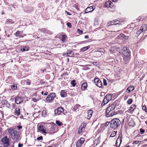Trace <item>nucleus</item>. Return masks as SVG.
Returning <instances> with one entry per match:
<instances>
[{
    "mask_svg": "<svg viewBox=\"0 0 147 147\" xmlns=\"http://www.w3.org/2000/svg\"><path fill=\"white\" fill-rule=\"evenodd\" d=\"M19 37L20 38H21V37L22 38L23 37V36H22V35H20V36H19Z\"/></svg>",
    "mask_w": 147,
    "mask_h": 147,
    "instance_id": "nucleus-62",
    "label": "nucleus"
},
{
    "mask_svg": "<svg viewBox=\"0 0 147 147\" xmlns=\"http://www.w3.org/2000/svg\"><path fill=\"white\" fill-rule=\"evenodd\" d=\"M118 21V20H113L109 22L107 24V25L108 26L111 25H114V27H115L116 26H119L120 25V23H117L114 24V23L117 22Z\"/></svg>",
    "mask_w": 147,
    "mask_h": 147,
    "instance_id": "nucleus-7",
    "label": "nucleus"
},
{
    "mask_svg": "<svg viewBox=\"0 0 147 147\" xmlns=\"http://www.w3.org/2000/svg\"><path fill=\"white\" fill-rule=\"evenodd\" d=\"M116 134V132L115 131H113L110 137H113L115 136Z\"/></svg>",
    "mask_w": 147,
    "mask_h": 147,
    "instance_id": "nucleus-32",
    "label": "nucleus"
},
{
    "mask_svg": "<svg viewBox=\"0 0 147 147\" xmlns=\"http://www.w3.org/2000/svg\"><path fill=\"white\" fill-rule=\"evenodd\" d=\"M92 63L94 65H97L98 64V63L96 61H93L92 62Z\"/></svg>",
    "mask_w": 147,
    "mask_h": 147,
    "instance_id": "nucleus-46",
    "label": "nucleus"
},
{
    "mask_svg": "<svg viewBox=\"0 0 147 147\" xmlns=\"http://www.w3.org/2000/svg\"><path fill=\"white\" fill-rule=\"evenodd\" d=\"M66 36L65 35H63L61 38V40L62 41H64L66 39Z\"/></svg>",
    "mask_w": 147,
    "mask_h": 147,
    "instance_id": "nucleus-34",
    "label": "nucleus"
},
{
    "mask_svg": "<svg viewBox=\"0 0 147 147\" xmlns=\"http://www.w3.org/2000/svg\"><path fill=\"white\" fill-rule=\"evenodd\" d=\"M56 123L57 125H58L59 126H60L62 125L61 122L59 120L56 121Z\"/></svg>",
    "mask_w": 147,
    "mask_h": 147,
    "instance_id": "nucleus-33",
    "label": "nucleus"
},
{
    "mask_svg": "<svg viewBox=\"0 0 147 147\" xmlns=\"http://www.w3.org/2000/svg\"><path fill=\"white\" fill-rule=\"evenodd\" d=\"M94 9L93 7L92 6L87 8L85 10V13H87L88 12H90L94 10Z\"/></svg>",
    "mask_w": 147,
    "mask_h": 147,
    "instance_id": "nucleus-19",
    "label": "nucleus"
},
{
    "mask_svg": "<svg viewBox=\"0 0 147 147\" xmlns=\"http://www.w3.org/2000/svg\"><path fill=\"white\" fill-rule=\"evenodd\" d=\"M41 93L42 94V95L44 94V93L43 91H42L41 92Z\"/></svg>",
    "mask_w": 147,
    "mask_h": 147,
    "instance_id": "nucleus-63",
    "label": "nucleus"
},
{
    "mask_svg": "<svg viewBox=\"0 0 147 147\" xmlns=\"http://www.w3.org/2000/svg\"><path fill=\"white\" fill-rule=\"evenodd\" d=\"M103 82L104 84L106 86L107 85V81L105 79H104L103 80Z\"/></svg>",
    "mask_w": 147,
    "mask_h": 147,
    "instance_id": "nucleus-40",
    "label": "nucleus"
},
{
    "mask_svg": "<svg viewBox=\"0 0 147 147\" xmlns=\"http://www.w3.org/2000/svg\"><path fill=\"white\" fill-rule=\"evenodd\" d=\"M122 51H123V52H122V53L123 54L125 55L129 56L130 55V53L129 52V50H128V49L127 47H124L123 48V49H122Z\"/></svg>",
    "mask_w": 147,
    "mask_h": 147,
    "instance_id": "nucleus-10",
    "label": "nucleus"
},
{
    "mask_svg": "<svg viewBox=\"0 0 147 147\" xmlns=\"http://www.w3.org/2000/svg\"><path fill=\"white\" fill-rule=\"evenodd\" d=\"M77 32H79V33H83V31L81 30H80V29H78L77 30Z\"/></svg>",
    "mask_w": 147,
    "mask_h": 147,
    "instance_id": "nucleus-44",
    "label": "nucleus"
},
{
    "mask_svg": "<svg viewBox=\"0 0 147 147\" xmlns=\"http://www.w3.org/2000/svg\"><path fill=\"white\" fill-rule=\"evenodd\" d=\"M82 132V131H81V129H80V130H79V131H78V132H79V133H80H80H81Z\"/></svg>",
    "mask_w": 147,
    "mask_h": 147,
    "instance_id": "nucleus-59",
    "label": "nucleus"
},
{
    "mask_svg": "<svg viewBox=\"0 0 147 147\" xmlns=\"http://www.w3.org/2000/svg\"><path fill=\"white\" fill-rule=\"evenodd\" d=\"M89 48V46H87L83 47L81 49V50L82 51H84L88 50Z\"/></svg>",
    "mask_w": 147,
    "mask_h": 147,
    "instance_id": "nucleus-27",
    "label": "nucleus"
},
{
    "mask_svg": "<svg viewBox=\"0 0 147 147\" xmlns=\"http://www.w3.org/2000/svg\"><path fill=\"white\" fill-rule=\"evenodd\" d=\"M23 146V144L19 143L18 145V147H22Z\"/></svg>",
    "mask_w": 147,
    "mask_h": 147,
    "instance_id": "nucleus-50",
    "label": "nucleus"
},
{
    "mask_svg": "<svg viewBox=\"0 0 147 147\" xmlns=\"http://www.w3.org/2000/svg\"><path fill=\"white\" fill-rule=\"evenodd\" d=\"M141 31H140V30H139L138 31H137V34H140V33H141V32H140Z\"/></svg>",
    "mask_w": 147,
    "mask_h": 147,
    "instance_id": "nucleus-52",
    "label": "nucleus"
},
{
    "mask_svg": "<svg viewBox=\"0 0 147 147\" xmlns=\"http://www.w3.org/2000/svg\"><path fill=\"white\" fill-rule=\"evenodd\" d=\"M84 127H82L81 129V130L82 131L84 130Z\"/></svg>",
    "mask_w": 147,
    "mask_h": 147,
    "instance_id": "nucleus-57",
    "label": "nucleus"
},
{
    "mask_svg": "<svg viewBox=\"0 0 147 147\" xmlns=\"http://www.w3.org/2000/svg\"><path fill=\"white\" fill-rule=\"evenodd\" d=\"M20 32L17 31L15 34V35L16 36L18 37L20 36Z\"/></svg>",
    "mask_w": 147,
    "mask_h": 147,
    "instance_id": "nucleus-37",
    "label": "nucleus"
},
{
    "mask_svg": "<svg viewBox=\"0 0 147 147\" xmlns=\"http://www.w3.org/2000/svg\"><path fill=\"white\" fill-rule=\"evenodd\" d=\"M139 141H136L134 142L133 143L136 144H137L139 143Z\"/></svg>",
    "mask_w": 147,
    "mask_h": 147,
    "instance_id": "nucleus-47",
    "label": "nucleus"
},
{
    "mask_svg": "<svg viewBox=\"0 0 147 147\" xmlns=\"http://www.w3.org/2000/svg\"><path fill=\"white\" fill-rule=\"evenodd\" d=\"M16 115L19 116L20 114V109L19 108H16L15 110V114Z\"/></svg>",
    "mask_w": 147,
    "mask_h": 147,
    "instance_id": "nucleus-20",
    "label": "nucleus"
},
{
    "mask_svg": "<svg viewBox=\"0 0 147 147\" xmlns=\"http://www.w3.org/2000/svg\"><path fill=\"white\" fill-rule=\"evenodd\" d=\"M112 99V95L111 94H107L105 97L101 105L104 106Z\"/></svg>",
    "mask_w": 147,
    "mask_h": 147,
    "instance_id": "nucleus-3",
    "label": "nucleus"
},
{
    "mask_svg": "<svg viewBox=\"0 0 147 147\" xmlns=\"http://www.w3.org/2000/svg\"><path fill=\"white\" fill-rule=\"evenodd\" d=\"M96 55H98L99 57H101L102 54H101V53L99 51L96 52Z\"/></svg>",
    "mask_w": 147,
    "mask_h": 147,
    "instance_id": "nucleus-36",
    "label": "nucleus"
},
{
    "mask_svg": "<svg viewBox=\"0 0 147 147\" xmlns=\"http://www.w3.org/2000/svg\"><path fill=\"white\" fill-rule=\"evenodd\" d=\"M84 37L85 38H88V36H85Z\"/></svg>",
    "mask_w": 147,
    "mask_h": 147,
    "instance_id": "nucleus-58",
    "label": "nucleus"
},
{
    "mask_svg": "<svg viewBox=\"0 0 147 147\" xmlns=\"http://www.w3.org/2000/svg\"><path fill=\"white\" fill-rule=\"evenodd\" d=\"M147 30V25H143L141 27L140 31H141L140 32H144Z\"/></svg>",
    "mask_w": 147,
    "mask_h": 147,
    "instance_id": "nucleus-15",
    "label": "nucleus"
},
{
    "mask_svg": "<svg viewBox=\"0 0 147 147\" xmlns=\"http://www.w3.org/2000/svg\"><path fill=\"white\" fill-rule=\"evenodd\" d=\"M60 94L61 96L62 97H65L67 96V92L65 90H62L60 92Z\"/></svg>",
    "mask_w": 147,
    "mask_h": 147,
    "instance_id": "nucleus-18",
    "label": "nucleus"
},
{
    "mask_svg": "<svg viewBox=\"0 0 147 147\" xmlns=\"http://www.w3.org/2000/svg\"><path fill=\"white\" fill-rule=\"evenodd\" d=\"M7 130L13 140L16 142L20 140L21 138L19 133L17 131L13 129L12 127L8 128Z\"/></svg>",
    "mask_w": 147,
    "mask_h": 147,
    "instance_id": "nucleus-1",
    "label": "nucleus"
},
{
    "mask_svg": "<svg viewBox=\"0 0 147 147\" xmlns=\"http://www.w3.org/2000/svg\"><path fill=\"white\" fill-rule=\"evenodd\" d=\"M80 107V105H79L78 104H77L73 108V110L74 111H76V110H77V109Z\"/></svg>",
    "mask_w": 147,
    "mask_h": 147,
    "instance_id": "nucleus-25",
    "label": "nucleus"
},
{
    "mask_svg": "<svg viewBox=\"0 0 147 147\" xmlns=\"http://www.w3.org/2000/svg\"><path fill=\"white\" fill-rule=\"evenodd\" d=\"M132 99H129L127 101V103L129 104H130L132 102Z\"/></svg>",
    "mask_w": 147,
    "mask_h": 147,
    "instance_id": "nucleus-38",
    "label": "nucleus"
},
{
    "mask_svg": "<svg viewBox=\"0 0 147 147\" xmlns=\"http://www.w3.org/2000/svg\"><path fill=\"white\" fill-rule=\"evenodd\" d=\"M41 30L42 32L45 33H47L46 32L47 31V30L45 28H42Z\"/></svg>",
    "mask_w": 147,
    "mask_h": 147,
    "instance_id": "nucleus-39",
    "label": "nucleus"
},
{
    "mask_svg": "<svg viewBox=\"0 0 147 147\" xmlns=\"http://www.w3.org/2000/svg\"><path fill=\"white\" fill-rule=\"evenodd\" d=\"M67 25L69 28H71V24L70 23H67Z\"/></svg>",
    "mask_w": 147,
    "mask_h": 147,
    "instance_id": "nucleus-43",
    "label": "nucleus"
},
{
    "mask_svg": "<svg viewBox=\"0 0 147 147\" xmlns=\"http://www.w3.org/2000/svg\"><path fill=\"white\" fill-rule=\"evenodd\" d=\"M38 131L42 132V133L46 134L47 133L45 129V127L42 125H41L38 127Z\"/></svg>",
    "mask_w": 147,
    "mask_h": 147,
    "instance_id": "nucleus-8",
    "label": "nucleus"
},
{
    "mask_svg": "<svg viewBox=\"0 0 147 147\" xmlns=\"http://www.w3.org/2000/svg\"><path fill=\"white\" fill-rule=\"evenodd\" d=\"M2 142L5 147H8L10 145L9 139L7 136H5L2 139Z\"/></svg>",
    "mask_w": 147,
    "mask_h": 147,
    "instance_id": "nucleus-4",
    "label": "nucleus"
},
{
    "mask_svg": "<svg viewBox=\"0 0 147 147\" xmlns=\"http://www.w3.org/2000/svg\"><path fill=\"white\" fill-rule=\"evenodd\" d=\"M143 146L144 147H146L147 146V144H144Z\"/></svg>",
    "mask_w": 147,
    "mask_h": 147,
    "instance_id": "nucleus-60",
    "label": "nucleus"
},
{
    "mask_svg": "<svg viewBox=\"0 0 147 147\" xmlns=\"http://www.w3.org/2000/svg\"><path fill=\"white\" fill-rule=\"evenodd\" d=\"M76 80H73L71 81V83L72 86L74 87L76 85V83H75Z\"/></svg>",
    "mask_w": 147,
    "mask_h": 147,
    "instance_id": "nucleus-29",
    "label": "nucleus"
},
{
    "mask_svg": "<svg viewBox=\"0 0 147 147\" xmlns=\"http://www.w3.org/2000/svg\"><path fill=\"white\" fill-rule=\"evenodd\" d=\"M136 106L135 105H131L127 111L131 113H132L133 111L136 109Z\"/></svg>",
    "mask_w": 147,
    "mask_h": 147,
    "instance_id": "nucleus-14",
    "label": "nucleus"
},
{
    "mask_svg": "<svg viewBox=\"0 0 147 147\" xmlns=\"http://www.w3.org/2000/svg\"><path fill=\"white\" fill-rule=\"evenodd\" d=\"M43 137L42 136H40L37 138V140H42Z\"/></svg>",
    "mask_w": 147,
    "mask_h": 147,
    "instance_id": "nucleus-41",
    "label": "nucleus"
},
{
    "mask_svg": "<svg viewBox=\"0 0 147 147\" xmlns=\"http://www.w3.org/2000/svg\"><path fill=\"white\" fill-rule=\"evenodd\" d=\"M94 81L95 84L98 86L100 87L102 86L101 82L98 78H95Z\"/></svg>",
    "mask_w": 147,
    "mask_h": 147,
    "instance_id": "nucleus-11",
    "label": "nucleus"
},
{
    "mask_svg": "<svg viewBox=\"0 0 147 147\" xmlns=\"http://www.w3.org/2000/svg\"><path fill=\"white\" fill-rule=\"evenodd\" d=\"M48 34H51V32L50 31H49L47 30V31L46 32Z\"/></svg>",
    "mask_w": 147,
    "mask_h": 147,
    "instance_id": "nucleus-53",
    "label": "nucleus"
},
{
    "mask_svg": "<svg viewBox=\"0 0 147 147\" xmlns=\"http://www.w3.org/2000/svg\"><path fill=\"white\" fill-rule=\"evenodd\" d=\"M145 111L146 113H147V109H146Z\"/></svg>",
    "mask_w": 147,
    "mask_h": 147,
    "instance_id": "nucleus-64",
    "label": "nucleus"
},
{
    "mask_svg": "<svg viewBox=\"0 0 147 147\" xmlns=\"http://www.w3.org/2000/svg\"><path fill=\"white\" fill-rule=\"evenodd\" d=\"M24 81L26 82V84L27 85H30V84L31 81L30 80L27 79L26 80Z\"/></svg>",
    "mask_w": 147,
    "mask_h": 147,
    "instance_id": "nucleus-28",
    "label": "nucleus"
},
{
    "mask_svg": "<svg viewBox=\"0 0 147 147\" xmlns=\"http://www.w3.org/2000/svg\"><path fill=\"white\" fill-rule=\"evenodd\" d=\"M11 87L12 89L15 90L17 88V85L15 84H13L11 85Z\"/></svg>",
    "mask_w": 147,
    "mask_h": 147,
    "instance_id": "nucleus-35",
    "label": "nucleus"
},
{
    "mask_svg": "<svg viewBox=\"0 0 147 147\" xmlns=\"http://www.w3.org/2000/svg\"><path fill=\"white\" fill-rule=\"evenodd\" d=\"M48 94V92H46V93H44V95L45 96H46V95H47Z\"/></svg>",
    "mask_w": 147,
    "mask_h": 147,
    "instance_id": "nucleus-56",
    "label": "nucleus"
},
{
    "mask_svg": "<svg viewBox=\"0 0 147 147\" xmlns=\"http://www.w3.org/2000/svg\"><path fill=\"white\" fill-rule=\"evenodd\" d=\"M87 83L86 82H84L82 84L81 88L83 90H84L87 87Z\"/></svg>",
    "mask_w": 147,
    "mask_h": 147,
    "instance_id": "nucleus-21",
    "label": "nucleus"
},
{
    "mask_svg": "<svg viewBox=\"0 0 147 147\" xmlns=\"http://www.w3.org/2000/svg\"><path fill=\"white\" fill-rule=\"evenodd\" d=\"M42 114L43 117H45L47 116V112L43 110L42 112Z\"/></svg>",
    "mask_w": 147,
    "mask_h": 147,
    "instance_id": "nucleus-31",
    "label": "nucleus"
},
{
    "mask_svg": "<svg viewBox=\"0 0 147 147\" xmlns=\"http://www.w3.org/2000/svg\"><path fill=\"white\" fill-rule=\"evenodd\" d=\"M115 105L114 104H112L109 106L107 109L106 111H115Z\"/></svg>",
    "mask_w": 147,
    "mask_h": 147,
    "instance_id": "nucleus-13",
    "label": "nucleus"
},
{
    "mask_svg": "<svg viewBox=\"0 0 147 147\" xmlns=\"http://www.w3.org/2000/svg\"><path fill=\"white\" fill-rule=\"evenodd\" d=\"M134 89V87L133 86H129L127 89V91H128V93H129L131 91H132Z\"/></svg>",
    "mask_w": 147,
    "mask_h": 147,
    "instance_id": "nucleus-17",
    "label": "nucleus"
},
{
    "mask_svg": "<svg viewBox=\"0 0 147 147\" xmlns=\"http://www.w3.org/2000/svg\"><path fill=\"white\" fill-rule=\"evenodd\" d=\"M29 49V47L28 46H23L22 47L21 50L22 51H28Z\"/></svg>",
    "mask_w": 147,
    "mask_h": 147,
    "instance_id": "nucleus-22",
    "label": "nucleus"
},
{
    "mask_svg": "<svg viewBox=\"0 0 147 147\" xmlns=\"http://www.w3.org/2000/svg\"><path fill=\"white\" fill-rule=\"evenodd\" d=\"M17 127L19 130L20 129L22 128V126L18 125Z\"/></svg>",
    "mask_w": 147,
    "mask_h": 147,
    "instance_id": "nucleus-45",
    "label": "nucleus"
},
{
    "mask_svg": "<svg viewBox=\"0 0 147 147\" xmlns=\"http://www.w3.org/2000/svg\"><path fill=\"white\" fill-rule=\"evenodd\" d=\"M106 116L107 117H109L113 116L114 115L116 114V112H115V111H106Z\"/></svg>",
    "mask_w": 147,
    "mask_h": 147,
    "instance_id": "nucleus-12",
    "label": "nucleus"
},
{
    "mask_svg": "<svg viewBox=\"0 0 147 147\" xmlns=\"http://www.w3.org/2000/svg\"><path fill=\"white\" fill-rule=\"evenodd\" d=\"M120 123L121 122L119 119H113L111 121L110 126L112 128H116L120 125Z\"/></svg>",
    "mask_w": 147,
    "mask_h": 147,
    "instance_id": "nucleus-2",
    "label": "nucleus"
},
{
    "mask_svg": "<svg viewBox=\"0 0 147 147\" xmlns=\"http://www.w3.org/2000/svg\"><path fill=\"white\" fill-rule=\"evenodd\" d=\"M118 140V139H117L116 142V145L117 147H119V145H118V144H117V142Z\"/></svg>",
    "mask_w": 147,
    "mask_h": 147,
    "instance_id": "nucleus-55",
    "label": "nucleus"
},
{
    "mask_svg": "<svg viewBox=\"0 0 147 147\" xmlns=\"http://www.w3.org/2000/svg\"><path fill=\"white\" fill-rule=\"evenodd\" d=\"M129 125L130 126H134L135 125V123L134 121L132 120L129 122Z\"/></svg>",
    "mask_w": 147,
    "mask_h": 147,
    "instance_id": "nucleus-26",
    "label": "nucleus"
},
{
    "mask_svg": "<svg viewBox=\"0 0 147 147\" xmlns=\"http://www.w3.org/2000/svg\"><path fill=\"white\" fill-rule=\"evenodd\" d=\"M91 115L89 116V115H88L86 118L87 119H90L91 117Z\"/></svg>",
    "mask_w": 147,
    "mask_h": 147,
    "instance_id": "nucleus-48",
    "label": "nucleus"
},
{
    "mask_svg": "<svg viewBox=\"0 0 147 147\" xmlns=\"http://www.w3.org/2000/svg\"><path fill=\"white\" fill-rule=\"evenodd\" d=\"M85 139L83 138H81L79 140H78L76 144V146L77 147H80L84 143Z\"/></svg>",
    "mask_w": 147,
    "mask_h": 147,
    "instance_id": "nucleus-9",
    "label": "nucleus"
},
{
    "mask_svg": "<svg viewBox=\"0 0 147 147\" xmlns=\"http://www.w3.org/2000/svg\"><path fill=\"white\" fill-rule=\"evenodd\" d=\"M64 111V109L62 107H59L58 108L55 110V114L56 115H59L63 112Z\"/></svg>",
    "mask_w": 147,
    "mask_h": 147,
    "instance_id": "nucleus-5",
    "label": "nucleus"
},
{
    "mask_svg": "<svg viewBox=\"0 0 147 147\" xmlns=\"http://www.w3.org/2000/svg\"><path fill=\"white\" fill-rule=\"evenodd\" d=\"M22 101V99L21 97H17L16 98L15 101L17 104H20Z\"/></svg>",
    "mask_w": 147,
    "mask_h": 147,
    "instance_id": "nucleus-16",
    "label": "nucleus"
},
{
    "mask_svg": "<svg viewBox=\"0 0 147 147\" xmlns=\"http://www.w3.org/2000/svg\"><path fill=\"white\" fill-rule=\"evenodd\" d=\"M111 3H112L111 1H107L105 3V5L107 7H110Z\"/></svg>",
    "mask_w": 147,
    "mask_h": 147,
    "instance_id": "nucleus-23",
    "label": "nucleus"
},
{
    "mask_svg": "<svg viewBox=\"0 0 147 147\" xmlns=\"http://www.w3.org/2000/svg\"><path fill=\"white\" fill-rule=\"evenodd\" d=\"M6 23L7 24H12L14 22L11 19H8L7 20Z\"/></svg>",
    "mask_w": 147,
    "mask_h": 147,
    "instance_id": "nucleus-24",
    "label": "nucleus"
},
{
    "mask_svg": "<svg viewBox=\"0 0 147 147\" xmlns=\"http://www.w3.org/2000/svg\"><path fill=\"white\" fill-rule=\"evenodd\" d=\"M140 133L142 134H143V133L144 132L145 130L144 129H140Z\"/></svg>",
    "mask_w": 147,
    "mask_h": 147,
    "instance_id": "nucleus-42",
    "label": "nucleus"
},
{
    "mask_svg": "<svg viewBox=\"0 0 147 147\" xmlns=\"http://www.w3.org/2000/svg\"><path fill=\"white\" fill-rule=\"evenodd\" d=\"M93 113V111L91 110H89L87 113L88 115H89V116L91 115V116H92V114Z\"/></svg>",
    "mask_w": 147,
    "mask_h": 147,
    "instance_id": "nucleus-30",
    "label": "nucleus"
},
{
    "mask_svg": "<svg viewBox=\"0 0 147 147\" xmlns=\"http://www.w3.org/2000/svg\"><path fill=\"white\" fill-rule=\"evenodd\" d=\"M55 96V94L54 93H51L48 96L46 100L49 102H51L54 99Z\"/></svg>",
    "mask_w": 147,
    "mask_h": 147,
    "instance_id": "nucleus-6",
    "label": "nucleus"
},
{
    "mask_svg": "<svg viewBox=\"0 0 147 147\" xmlns=\"http://www.w3.org/2000/svg\"><path fill=\"white\" fill-rule=\"evenodd\" d=\"M63 55L65 56H69V55H68L67 52V53H64L63 54Z\"/></svg>",
    "mask_w": 147,
    "mask_h": 147,
    "instance_id": "nucleus-49",
    "label": "nucleus"
},
{
    "mask_svg": "<svg viewBox=\"0 0 147 147\" xmlns=\"http://www.w3.org/2000/svg\"><path fill=\"white\" fill-rule=\"evenodd\" d=\"M142 109L144 110H145L146 109V107H144V106H143L142 107Z\"/></svg>",
    "mask_w": 147,
    "mask_h": 147,
    "instance_id": "nucleus-54",
    "label": "nucleus"
},
{
    "mask_svg": "<svg viewBox=\"0 0 147 147\" xmlns=\"http://www.w3.org/2000/svg\"><path fill=\"white\" fill-rule=\"evenodd\" d=\"M67 14L68 15H71V14L69 12H67Z\"/></svg>",
    "mask_w": 147,
    "mask_h": 147,
    "instance_id": "nucleus-61",
    "label": "nucleus"
},
{
    "mask_svg": "<svg viewBox=\"0 0 147 147\" xmlns=\"http://www.w3.org/2000/svg\"><path fill=\"white\" fill-rule=\"evenodd\" d=\"M67 54H68V55L69 54H71V53L72 52V51H67Z\"/></svg>",
    "mask_w": 147,
    "mask_h": 147,
    "instance_id": "nucleus-51",
    "label": "nucleus"
}]
</instances>
